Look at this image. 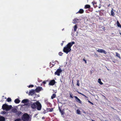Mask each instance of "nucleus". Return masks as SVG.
I'll list each match as a JSON object with an SVG mask.
<instances>
[{"label": "nucleus", "mask_w": 121, "mask_h": 121, "mask_svg": "<svg viewBox=\"0 0 121 121\" xmlns=\"http://www.w3.org/2000/svg\"><path fill=\"white\" fill-rule=\"evenodd\" d=\"M80 94L82 95L83 96H84L85 97H86V96L85 95H84L83 94H82V93H79Z\"/></svg>", "instance_id": "34"}, {"label": "nucleus", "mask_w": 121, "mask_h": 121, "mask_svg": "<svg viewBox=\"0 0 121 121\" xmlns=\"http://www.w3.org/2000/svg\"><path fill=\"white\" fill-rule=\"evenodd\" d=\"M55 80L53 79V85H54L55 84Z\"/></svg>", "instance_id": "42"}, {"label": "nucleus", "mask_w": 121, "mask_h": 121, "mask_svg": "<svg viewBox=\"0 0 121 121\" xmlns=\"http://www.w3.org/2000/svg\"><path fill=\"white\" fill-rule=\"evenodd\" d=\"M28 104H24V105H23V106H24L25 105H28Z\"/></svg>", "instance_id": "44"}, {"label": "nucleus", "mask_w": 121, "mask_h": 121, "mask_svg": "<svg viewBox=\"0 0 121 121\" xmlns=\"http://www.w3.org/2000/svg\"><path fill=\"white\" fill-rule=\"evenodd\" d=\"M83 61H84L85 63H86L87 62L86 60H85L84 58L83 59Z\"/></svg>", "instance_id": "36"}, {"label": "nucleus", "mask_w": 121, "mask_h": 121, "mask_svg": "<svg viewBox=\"0 0 121 121\" xmlns=\"http://www.w3.org/2000/svg\"><path fill=\"white\" fill-rule=\"evenodd\" d=\"M113 108V109H114L113 108Z\"/></svg>", "instance_id": "61"}, {"label": "nucleus", "mask_w": 121, "mask_h": 121, "mask_svg": "<svg viewBox=\"0 0 121 121\" xmlns=\"http://www.w3.org/2000/svg\"><path fill=\"white\" fill-rule=\"evenodd\" d=\"M62 72V70L61 69H57L56 71L55 72L56 74L58 76L60 75V73Z\"/></svg>", "instance_id": "7"}, {"label": "nucleus", "mask_w": 121, "mask_h": 121, "mask_svg": "<svg viewBox=\"0 0 121 121\" xmlns=\"http://www.w3.org/2000/svg\"><path fill=\"white\" fill-rule=\"evenodd\" d=\"M119 34H120V35H121V32H119Z\"/></svg>", "instance_id": "49"}, {"label": "nucleus", "mask_w": 121, "mask_h": 121, "mask_svg": "<svg viewBox=\"0 0 121 121\" xmlns=\"http://www.w3.org/2000/svg\"><path fill=\"white\" fill-rule=\"evenodd\" d=\"M77 85L78 86H79V80H77Z\"/></svg>", "instance_id": "31"}, {"label": "nucleus", "mask_w": 121, "mask_h": 121, "mask_svg": "<svg viewBox=\"0 0 121 121\" xmlns=\"http://www.w3.org/2000/svg\"><path fill=\"white\" fill-rule=\"evenodd\" d=\"M92 72H91V73H92Z\"/></svg>", "instance_id": "56"}, {"label": "nucleus", "mask_w": 121, "mask_h": 121, "mask_svg": "<svg viewBox=\"0 0 121 121\" xmlns=\"http://www.w3.org/2000/svg\"><path fill=\"white\" fill-rule=\"evenodd\" d=\"M6 113V112L4 111H3L2 112V114H5Z\"/></svg>", "instance_id": "33"}, {"label": "nucleus", "mask_w": 121, "mask_h": 121, "mask_svg": "<svg viewBox=\"0 0 121 121\" xmlns=\"http://www.w3.org/2000/svg\"><path fill=\"white\" fill-rule=\"evenodd\" d=\"M22 112L20 111H17V112L16 113V114L18 116H19L21 114Z\"/></svg>", "instance_id": "18"}, {"label": "nucleus", "mask_w": 121, "mask_h": 121, "mask_svg": "<svg viewBox=\"0 0 121 121\" xmlns=\"http://www.w3.org/2000/svg\"><path fill=\"white\" fill-rule=\"evenodd\" d=\"M56 95L55 94H53V98H55L56 97Z\"/></svg>", "instance_id": "39"}, {"label": "nucleus", "mask_w": 121, "mask_h": 121, "mask_svg": "<svg viewBox=\"0 0 121 121\" xmlns=\"http://www.w3.org/2000/svg\"><path fill=\"white\" fill-rule=\"evenodd\" d=\"M100 7H99V8H100Z\"/></svg>", "instance_id": "57"}, {"label": "nucleus", "mask_w": 121, "mask_h": 121, "mask_svg": "<svg viewBox=\"0 0 121 121\" xmlns=\"http://www.w3.org/2000/svg\"><path fill=\"white\" fill-rule=\"evenodd\" d=\"M37 102H34L31 104V107L33 109H35L37 107Z\"/></svg>", "instance_id": "5"}, {"label": "nucleus", "mask_w": 121, "mask_h": 121, "mask_svg": "<svg viewBox=\"0 0 121 121\" xmlns=\"http://www.w3.org/2000/svg\"><path fill=\"white\" fill-rule=\"evenodd\" d=\"M26 93H28V92H26Z\"/></svg>", "instance_id": "59"}, {"label": "nucleus", "mask_w": 121, "mask_h": 121, "mask_svg": "<svg viewBox=\"0 0 121 121\" xmlns=\"http://www.w3.org/2000/svg\"><path fill=\"white\" fill-rule=\"evenodd\" d=\"M77 28V26L76 25H75V26H74V31H76Z\"/></svg>", "instance_id": "24"}, {"label": "nucleus", "mask_w": 121, "mask_h": 121, "mask_svg": "<svg viewBox=\"0 0 121 121\" xmlns=\"http://www.w3.org/2000/svg\"><path fill=\"white\" fill-rule=\"evenodd\" d=\"M116 56L118 57L119 59H120L121 58L120 55L119 53H117V52H116Z\"/></svg>", "instance_id": "19"}, {"label": "nucleus", "mask_w": 121, "mask_h": 121, "mask_svg": "<svg viewBox=\"0 0 121 121\" xmlns=\"http://www.w3.org/2000/svg\"><path fill=\"white\" fill-rule=\"evenodd\" d=\"M75 43L74 41H72L69 43L67 45L64 47L63 49V52L66 54L68 53L71 50V48L73 44Z\"/></svg>", "instance_id": "1"}, {"label": "nucleus", "mask_w": 121, "mask_h": 121, "mask_svg": "<svg viewBox=\"0 0 121 121\" xmlns=\"http://www.w3.org/2000/svg\"><path fill=\"white\" fill-rule=\"evenodd\" d=\"M48 81H43V84H46V82H47Z\"/></svg>", "instance_id": "35"}, {"label": "nucleus", "mask_w": 121, "mask_h": 121, "mask_svg": "<svg viewBox=\"0 0 121 121\" xmlns=\"http://www.w3.org/2000/svg\"><path fill=\"white\" fill-rule=\"evenodd\" d=\"M43 113H44V114H45V112H44H44H43Z\"/></svg>", "instance_id": "53"}, {"label": "nucleus", "mask_w": 121, "mask_h": 121, "mask_svg": "<svg viewBox=\"0 0 121 121\" xmlns=\"http://www.w3.org/2000/svg\"><path fill=\"white\" fill-rule=\"evenodd\" d=\"M84 12V11L82 9H80L79 10V11L77 13H78L80 14H82Z\"/></svg>", "instance_id": "12"}, {"label": "nucleus", "mask_w": 121, "mask_h": 121, "mask_svg": "<svg viewBox=\"0 0 121 121\" xmlns=\"http://www.w3.org/2000/svg\"><path fill=\"white\" fill-rule=\"evenodd\" d=\"M7 100L8 102H10L11 101V99L10 98H7Z\"/></svg>", "instance_id": "25"}, {"label": "nucleus", "mask_w": 121, "mask_h": 121, "mask_svg": "<svg viewBox=\"0 0 121 121\" xmlns=\"http://www.w3.org/2000/svg\"><path fill=\"white\" fill-rule=\"evenodd\" d=\"M69 94L70 95V97L71 98H73V97L72 96V94L71 93H70Z\"/></svg>", "instance_id": "30"}, {"label": "nucleus", "mask_w": 121, "mask_h": 121, "mask_svg": "<svg viewBox=\"0 0 121 121\" xmlns=\"http://www.w3.org/2000/svg\"><path fill=\"white\" fill-rule=\"evenodd\" d=\"M98 82L101 85H102L103 84V83L101 82V80L100 78L98 80Z\"/></svg>", "instance_id": "22"}, {"label": "nucleus", "mask_w": 121, "mask_h": 121, "mask_svg": "<svg viewBox=\"0 0 121 121\" xmlns=\"http://www.w3.org/2000/svg\"><path fill=\"white\" fill-rule=\"evenodd\" d=\"M12 111L13 112L16 113L17 111L16 109L14 108L12 109Z\"/></svg>", "instance_id": "21"}, {"label": "nucleus", "mask_w": 121, "mask_h": 121, "mask_svg": "<svg viewBox=\"0 0 121 121\" xmlns=\"http://www.w3.org/2000/svg\"><path fill=\"white\" fill-rule=\"evenodd\" d=\"M33 86H34V85H29L28 86V87L29 88H30V87H33Z\"/></svg>", "instance_id": "32"}, {"label": "nucleus", "mask_w": 121, "mask_h": 121, "mask_svg": "<svg viewBox=\"0 0 121 121\" xmlns=\"http://www.w3.org/2000/svg\"><path fill=\"white\" fill-rule=\"evenodd\" d=\"M42 119H45V117H42Z\"/></svg>", "instance_id": "45"}, {"label": "nucleus", "mask_w": 121, "mask_h": 121, "mask_svg": "<svg viewBox=\"0 0 121 121\" xmlns=\"http://www.w3.org/2000/svg\"><path fill=\"white\" fill-rule=\"evenodd\" d=\"M90 7H91V6L90 5H88V4H87V5H85V7H84V8L85 9H89V8H90Z\"/></svg>", "instance_id": "17"}, {"label": "nucleus", "mask_w": 121, "mask_h": 121, "mask_svg": "<svg viewBox=\"0 0 121 121\" xmlns=\"http://www.w3.org/2000/svg\"><path fill=\"white\" fill-rule=\"evenodd\" d=\"M61 114V115H63L64 114V112L63 110H61L60 112Z\"/></svg>", "instance_id": "26"}, {"label": "nucleus", "mask_w": 121, "mask_h": 121, "mask_svg": "<svg viewBox=\"0 0 121 121\" xmlns=\"http://www.w3.org/2000/svg\"><path fill=\"white\" fill-rule=\"evenodd\" d=\"M49 84L50 85H53V80H52L50 82Z\"/></svg>", "instance_id": "23"}, {"label": "nucleus", "mask_w": 121, "mask_h": 121, "mask_svg": "<svg viewBox=\"0 0 121 121\" xmlns=\"http://www.w3.org/2000/svg\"><path fill=\"white\" fill-rule=\"evenodd\" d=\"M74 97L75 98V100L77 102L80 104H82V101H81V100L78 98L76 96H74Z\"/></svg>", "instance_id": "8"}, {"label": "nucleus", "mask_w": 121, "mask_h": 121, "mask_svg": "<svg viewBox=\"0 0 121 121\" xmlns=\"http://www.w3.org/2000/svg\"><path fill=\"white\" fill-rule=\"evenodd\" d=\"M12 107V106L10 105H9L6 104H4L2 106V108L4 110H6L8 111Z\"/></svg>", "instance_id": "3"}, {"label": "nucleus", "mask_w": 121, "mask_h": 121, "mask_svg": "<svg viewBox=\"0 0 121 121\" xmlns=\"http://www.w3.org/2000/svg\"><path fill=\"white\" fill-rule=\"evenodd\" d=\"M26 93H28V92H26Z\"/></svg>", "instance_id": "58"}, {"label": "nucleus", "mask_w": 121, "mask_h": 121, "mask_svg": "<svg viewBox=\"0 0 121 121\" xmlns=\"http://www.w3.org/2000/svg\"><path fill=\"white\" fill-rule=\"evenodd\" d=\"M5 121V118L4 117L0 116V121Z\"/></svg>", "instance_id": "13"}, {"label": "nucleus", "mask_w": 121, "mask_h": 121, "mask_svg": "<svg viewBox=\"0 0 121 121\" xmlns=\"http://www.w3.org/2000/svg\"><path fill=\"white\" fill-rule=\"evenodd\" d=\"M38 82H42V80H39H39H38Z\"/></svg>", "instance_id": "47"}, {"label": "nucleus", "mask_w": 121, "mask_h": 121, "mask_svg": "<svg viewBox=\"0 0 121 121\" xmlns=\"http://www.w3.org/2000/svg\"><path fill=\"white\" fill-rule=\"evenodd\" d=\"M59 109L60 112L61 110L60 108L59 107Z\"/></svg>", "instance_id": "41"}, {"label": "nucleus", "mask_w": 121, "mask_h": 121, "mask_svg": "<svg viewBox=\"0 0 121 121\" xmlns=\"http://www.w3.org/2000/svg\"><path fill=\"white\" fill-rule=\"evenodd\" d=\"M77 114H80L81 111L80 110L78 109L77 110Z\"/></svg>", "instance_id": "27"}, {"label": "nucleus", "mask_w": 121, "mask_h": 121, "mask_svg": "<svg viewBox=\"0 0 121 121\" xmlns=\"http://www.w3.org/2000/svg\"><path fill=\"white\" fill-rule=\"evenodd\" d=\"M64 30V29H63L62 30H63H63Z\"/></svg>", "instance_id": "51"}, {"label": "nucleus", "mask_w": 121, "mask_h": 121, "mask_svg": "<svg viewBox=\"0 0 121 121\" xmlns=\"http://www.w3.org/2000/svg\"><path fill=\"white\" fill-rule=\"evenodd\" d=\"M62 43H61V45L62 46H63V43L64 42V41H62Z\"/></svg>", "instance_id": "38"}, {"label": "nucleus", "mask_w": 121, "mask_h": 121, "mask_svg": "<svg viewBox=\"0 0 121 121\" xmlns=\"http://www.w3.org/2000/svg\"><path fill=\"white\" fill-rule=\"evenodd\" d=\"M51 98L52 99H53V95H52L51 96Z\"/></svg>", "instance_id": "48"}, {"label": "nucleus", "mask_w": 121, "mask_h": 121, "mask_svg": "<svg viewBox=\"0 0 121 121\" xmlns=\"http://www.w3.org/2000/svg\"><path fill=\"white\" fill-rule=\"evenodd\" d=\"M20 102V100L18 99H16L14 100V102L16 104H18Z\"/></svg>", "instance_id": "14"}, {"label": "nucleus", "mask_w": 121, "mask_h": 121, "mask_svg": "<svg viewBox=\"0 0 121 121\" xmlns=\"http://www.w3.org/2000/svg\"><path fill=\"white\" fill-rule=\"evenodd\" d=\"M113 62H114V63H115V62H114V61H113Z\"/></svg>", "instance_id": "55"}, {"label": "nucleus", "mask_w": 121, "mask_h": 121, "mask_svg": "<svg viewBox=\"0 0 121 121\" xmlns=\"http://www.w3.org/2000/svg\"><path fill=\"white\" fill-rule=\"evenodd\" d=\"M35 93L34 90H32L31 91H29V95H34Z\"/></svg>", "instance_id": "10"}, {"label": "nucleus", "mask_w": 121, "mask_h": 121, "mask_svg": "<svg viewBox=\"0 0 121 121\" xmlns=\"http://www.w3.org/2000/svg\"><path fill=\"white\" fill-rule=\"evenodd\" d=\"M30 118L29 115L27 113H25L22 115L21 119L23 121H28Z\"/></svg>", "instance_id": "2"}, {"label": "nucleus", "mask_w": 121, "mask_h": 121, "mask_svg": "<svg viewBox=\"0 0 121 121\" xmlns=\"http://www.w3.org/2000/svg\"><path fill=\"white\" fill-rule=\"evenodd\" d=\"M52 111V110H51V109H50V108L49 109L48 111H50V112H51Z\"/></svg>", "instance_id": "40"}, {"label": "nucleus", "mask_w": 121, "mask_h": 121, "mask_svg": "<svg viewBox=\"0 0 121 121\" xmlns=\"http://www.w3.org/2000/svg\"><path fill=\"white\" fill-rule=\"evenodd\" d=\"M88 102L90 103V104H92V105H93L94 104H93L92 103V102H91L89 100H88Z\"/></svg>", "instance_id": "37"}, {"label": "nucleus", "mask_w": 121, "mask_h": 121, "mask_svg": "<svg viewBox=\"0 0 121 121\" xmlns=\"http://www.w3.org/2000/svg\"><path fill=\"white\" fill-rule=\"evenodd\" d=\"M111 15L112 16H114L115 15V13H114V12L113 11V9H112L111 12Z\"/></svg>", "instance_id": "16"}, {"label": "nucleus", "mask_w": 121, "mask_h": 121, "mask_svg": "<svg viewBox=\"0 0 121 121\" xmlns=\"http://www.w3.org/2000/svg\"><path fill=\"white\" fill-rule=\"evenodd\" d=\"M73 23H75V22H73Z\"/></svg>", "instance_id": "54"}, {"label": "nucleus", "mask_w": 121, "mask_h": 121, "mask_svg": "<svg viewBox=\"0 0 121 121\" xmlns=\"http://www.w3.org/2000/svg\"><path fill=\"white\" fill-rule=\"evenodd\" d=\"M110 5V4H109L108 6V7H109V6Z\"/></svg>", "instance_id": "46"}, {"label": "nucleus", "mask_w": 121, "mask_h": 121, "mask_svg": "<svg viewBox=\"0 0 121 121\" xmlns=\"http://www.w3.org/2000/svg\"><path fill=\"white\" fill-rule=\"evenodd\" d=\"M43 90L42 87H41L38 86L35 89V91L36 92H38Z\"/></svg>", "instance_id": "9"}, {"label": "nucleus", "mask_w": 121, "mask_h": 121, "mask_svg": "<svg viewBox=\"0 0 121 121\" xmlns=\"http://www.w3.org/2000/svg\"><path fill=\"white\" fill-rule=\"evenodd\" d=\"M53 66V65L52 64V66H51V67H52Z\"/></svg>", "instance_id": "52"}, {"label": "nucleus", "mask_w": 121, "mask_h": 121, "mask_svg": "<svg viewBox=\"0 0 121 121\" xmlns=\"http://www.w3.org/2000/svg\"><path fill=\"white\" fill-rule=\"evenodd\" d=\"M26 93H28V92H26Z\"/></svg>", "instance_id": "60"}, {"label": "nucleus", "mask_w": 121, "mask_h": 121, "mask_svg": "<svg viewBox=\"0 0 121 121\" xmlns=\"http://www.w3.org/2000/svg\"><path fill=\"white\" fill-rule=\"evenodd\" d=\"M29 101V100L28 99H26L23 100L22 101V102L23 103H27Z\"/></svg>", "instance_id": "11"}, {"label": "nucleus", "mask_w": 121, "mask_h": 121, "mask_svg": "<svg viewBox=\"0 0 121 121\" xmlns=\"http://www.w3.org/2000/svg\"><path fill=\"white\" fill-rule=\"evenodd\" d=\"M21 119L20 118H18L15 120L14 121H21Z\"/></svg>", "instance_id": "29"}, {"label": "nucleus", "mask_w": 121, "mask_h": 121, "mask_svg": "<svg viewBox=\"0 0 121 121\" xmlns=\"http://www.w3.org/2000/svg\"><path fill=\"white\" fill-rule=\"evenodd\" d=\"M45 102L47 104V105L50 106H51V104L50 103L48 102L47 100H45Z\"/></svg>", "instance_id": "15"}, {"label": "nucleus", "mask_w": 121, "mask_h": 121, "mask_svg": "<svg viewBox=\"0 0 121 121\" xmlns=\"http://www.w3.org/2000/svg\"><path fill=\"white\" fill-rule=\"evenodd\" d=\"M53 108H52V109H53Z\"/></svg>", "instance_id": "62"}, {"label": "nucleus", "mask_w": 121, "mask_h": 121, "mask_svg": "<svg viewBox=\"0 0 121 121\" xmlns=\"http://www.w3.org/2000/svg\"><path fill=\"white\" fill-rule=\"evenodd\" d=\"M76 18H75V19H74V20H73L74 21H75L76 22Z\"/></svg>", "instance_id": "43"}, {"label": "nucleus", "mask_w": 121, "mask_h": 121, "mask_svg": "<svg viewBox=\"0 0 121 121\" xmlns=\"http://www.w3.org/2000/svg\"><path fill=\"white\" fill-rule=\"evenodd\" d=\"M92 121H95L94 120H91Z\"/></svg>", "instance_id": "50"}, {"label": "nucleus", "mask_w": 121, "mask_h": 121, "mask_svg": "<svg viewBox=\"0 0 121 121\" xmlns=\"http://www.w3.org/2000/svg\"><path fill=\"white\" fill-rule=\"evenodd\" d=\"M37 109L38 110H40L41 109L42 105L39 102H37Z\"/></svg>", "instance_id": "4"}, {"label": "nucleus", "mask_w": 121, "mask_h": 121, "mask_svg": "<svg viewBox=\"0 0 121 121\" xmlns=\"http://www.w3.org/2000/svg\"><path fill=\"white\" fill-rule=\"evenodd\" d=\"M59 55L60 56H62L63 54V53H62L61 52H60L59 53Z\"/></svg>", "instance_id": "28"}, {"label": "nucleus", "mask_w": 121, "mask_h": 121, "mask_svg": "<svg viewBox=\"0 0 121 121\" xmlns=\"http://www.w3.org/2000/svg\"><path fill=\"white\" fill-rule=\"evenodd\" d=\"M97 51L99 53H103L105 54H106L107 53V52L105 50L102 49H99L97 50Z\"/></svg>", "instance_id": "6"}, {"label": "nucleus", "mask_w": 121, "mask_h": 121, "mask_svg": "<svg viewBox=\"0 0 121 121\" xmlns=\"http://www.w3.org/2000/svg\"><path fill=\"white\" fill-rule=\"evenodd\" d=\"M117 24L118 26L121 28V25L119 21H117Z\"/></svg>", "instance_id": "20"}]
</instances>
